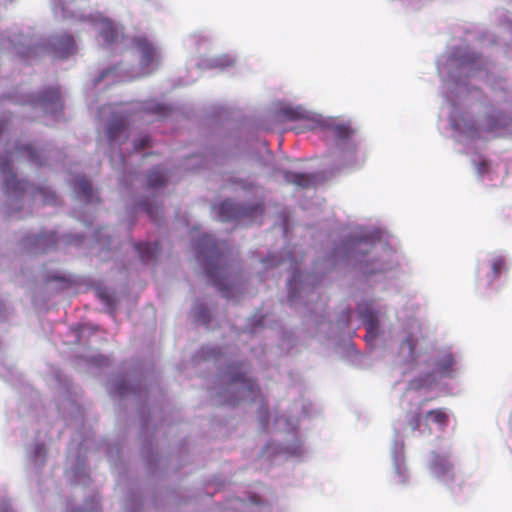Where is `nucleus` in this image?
Here are the masks:
<instances>
[{"label":"nucleus","instance_id":"obj_13","mask_svg":"<svg viewBox=\"0 0 512 512\" xmlns=\"http://www.w3.org/2000/svg\"><path fill=\"white\" fill-rule=\"evenodd\" d=\"M57 242L56 235L54 233L40 234L34 236L31 243L41 252L45 253L48 251V247H55Z\"/></svg>","mask_w":512,"mask_h":512},{"label":"nucleus","instance_id":"obj_22","mask_svg":"<svg viewBox=\"0 0 512 512\" xmlns=\"http://www.w3.org/2000/svg\"><path fill=\"white\" fill-rule=\"evenodd\" d=\"M18 150L26 155L29 161L32 163H36L38 165H42V162L39 161L38 152L31 145H26L23 147H19Z\"/></svg>","mask_w":512,"mask_h":512},{"label":"nucleus","instance_id":"obj_14","mask_svg":"<svg viewBox=\"0 0 512 512\" xmlns=\"http://www.w3.org/2000/svg\"><path fill=\"white\" fill-rule=\"evenodd\" d=\"M166 173L156 168L147 175V187L148 189H158L163 187L167 183Z\"/></svg>","mask_w":512,"mask_h":512},{"label":"nucleus","instance_id":"obj_11","mask_svg":"<svg viewBox=\"0 0 512 512\" xmlns=\"http://www.w3.org/2000/svg\"><path fill=\"white\" fill-rule=\"evenodd\" d=\"M38 101L41 105L45 107V109L48 108L47 106L49 104L53 105L55 108H62V105L60 103V91L58 88L55 87H51L44 90L40 94Z\"/></svg>","mask_w":512,"mask_h":512},{"label":"nucleus","instance_id":"obj_21","mask_svg":"<svg viewBox=\"0 0 512 512\" xmlns=\"http://www.w3.org/2000/svg\"><path fill=\"white\" fill-rule=\"evenodd\" d=\"M422 415L420 409L407 415L406 424L411 431H417L421 426Z\"/></svg>","mask_w":512,"mask_h":512},{"label":"nucleus","instance_id":"obj_26","mask_svg":"<svg viewBox=\"0 0 512 512\" xmlns=\"http://www.w3.org/2000/svg\"><path fill=\"white\" fill-rule=\"evenodd\" d=\"M149 111L152 113L159 115V116H165L167 113V108L162 104H155L153 106L147 107Z\"/></svg>","mask_w":512,"mask_h":512},{"label":"nucleus","instance_id":"obj_5","mask_svg":"<svg viewBox=\"0 0 512 512\" xmlns=\"http://www.w3.org/2000/svg\"><path fill=\"white\" fill-rule=\"evenodd\" d=\"M133 44L140 51V65L147 73L151 72L157 65L158 54L153 43L146 37L138 36L133 39Z\"/></svg>","mask_w":512,"mask_h":512},{"label":"nucleus","instance_id":"obj_17","mask_svg":"<svg viewBox=\"0 0 512 512\" xmlns=\"http://www.w3.org/2000/svg\"><path fill=\"white\" fill-rule=\"evenodd\" d=\"M454 364V357L452 354L447 353L437 362V370L443 376H450L452 374Z\"/></svg>","mask_w":512,"mask_h":512},{"label":"nucleus","instance_id":"obj_1","mask_svg":"<svg viewBox=\"0 0 512 512\" xmlns=\"http://www.w3.org/2000/svg\"><path fill=\"white\" fill-rule=\"evenodd\" d=\"M227 374V384L219 393L221 404L235 406L244 399L255 400L260 388L256 381L247 377L244 363L230 364Z\"/></svg>","mask_w":512,"mask_h":512},{"label":"nucleus","instance_id":"obj_7","mask_svg":"<svg viewBox=\"0 0 512 512\" xmlns=\"http://www.w3.org/2000/svg\"><path fill=\"white\" fill-rule=\"evenodd\" d=\"M1 170L4 174V188L7 195L18 197L27 190L28 182L19 180L10 169L9 163H3Z\"/></svg>","mask_w":512,"mask_h":512},{"label":"nucleus","instance_id":"obj_12","mask_svg":"<svg viewBox=\"0 0 512 512\" xmlns=\"http://www.w3.org/2000/svg\"><path fill=\"white\" fill-rule=\"evenodd\" d=\"M279 118L289 121H295L306 118L307 112L301 107L285 105L277 112Z\"/></svg>","mask_w":512,"mask_h":512},{"label":"nucleus","instance_id":"obj_20","mask_svg":"<svg viewBox=\"0 0 512 512\" xmlns=\"http://www.w3.org/2000/svg\"><path fill=\"white\" fill-rule=\"evenodd\" d=\"M435 382V378L432 374H427L423 378H416L409 382V388L419 390L426 386H431Z\"/></svg>","mask_w":512,"mask_h":512},{"label":"nucleus","instance_id":"obj_8","mask_svg":"<svg viewBox=\"0 0 512 512\" xmlns=\"http://www.w3.org/2000/svg\"><path fill=\"white\" fill-rule=\"evenodd\" d=\"M98 26L99 35L107 45L116 43L122 37V32L119 28L108 19L101 20Z\"/></svg>","mask_w":512,"mask_h":512},{"label":"nucleus","instance_id":"obj_33","mask_svg":"<svg viewBox=\"0 0 512 512\" xmlns=\"http://www.w3.org/2000/svg\"><path fill=\"white\" fill-rule=\"evenodd\" d=\"M37 192L41 193V194H45L47 193V191L45 189H37Z\"/></svg>","mask_w":512,"mask_h":512},{"label":"nucleus","instance_id":"obj_4","mask_svg":"<svg viewBox=\"0 0 512 512\" xmlns=\"http://www.w3.org/2000/svg\"><path fill=\"white\" fill-rule=\"evenodd\" d=\"M129 115L123 112L113 113L106 128L107 139L111 146L121 145L128 138Z\"/></svg>","mask_w":512,"mask_h":512},{"label":"nucleus","instance_id":"obj_32","mask_svg":"<svg viewBox=\"0 0 512 512\" xmlns=\"http://www.w3.org/2000/svg\"><path fill=\"white\" fill-rule=\"evenodd\" d=\"M362 269H363V271H364L365 273H374V272H375V269H371V270H370V269L365 268V267H362Z\"/></svg>","mask_w":512,"mask_h":512},{"label":"nucleus","instance_id":"obj_23","mask_svg":"<svg viewBox=\"0 0 512 512\" xmlns=\"http://www.w3.org/2000/svg\"><path fill=\"white\" fill-rule=\"evenodd\" d=\"M141 206L153 221H157L159 219L162 210L158 206L148 202L142 203Z\"/></svg>","mask_w":512,"mask_h":512},{"label":"nucleus","instance_id":"obj_27","mask_svg":"<svg viewBox=\"0 0 512 512\" xmlns=\"http://www.w3.org/2000/svg\"><path fill=\"white\" fill-rule=\"evenodd\" d=\"M403 345H406L409 349V352L412 354L416 347V340L410 335L405 339Z\"/></svg>","mask_w":512,"mask_h":512},{"label":"nucleus","instance_id":"obj_25","mask_svg":"<svg viewBox=\"0 0 512 512\" xmlns=\"http://www.w3.org/2000/svg\"><path fill=\"white\" fill-rule=\"evenodd\" d=\"M150 137L148 135L141 136L138 140L134 142V151L140 152L145 149L150 144Z\"/></svg>","mask_w":512,"mask_h":512},{"label":"nucleus","instance_id":"obj_10","mask_svg":"<svg viewBox=\"0 0 512 512\" xmlns=\"http://www.w3.org/2000/svg\"><path fill=\"white\" fill-rule=\"evenodd\" d=\"M425 421L426 423H433L438 426V429L443 431L449 422V416L447 413V410L445 408H436L429 410L425 414Z\"/></svg>","mask_w":512,"mask_h":512},{"label":"nucleus","instance_id":"obj_16","mask_svg":"<svg viewBox=\"0 0 512 512\" xmlns=\"http://www.w3.org/2000/svg\"><path fill=\"white\" fill-rule=\"evenodd\" d=\"M135 248L138 251L141 260L143 262H147L155 257V254L158 251V244H154L152 246L148 242L137 243Z\"/></svg>","mask_w":512,"mask_h":512},{"label":"nucleus","instance_id":"obj_15","mask_svg":"<svg viewBox=\"0 0 512 512\" xmlns=\"http://www.w3.org/2000/svg\"><path fill=\"white\" fill-rule=\"evenodd\" d=\"M373 245H374L373 237H365V238L354 240L352 242V247L356 248L357 252L353 256L355 257V259L357 261H361L359 258V255L369 253Z\"/></svg>","mask_w":512,"mask_h":512},{"label":"nucleus","instance_id":"obj_30","mask_svg":"<svg viewBox=\"0 0 512 512\" xmlns=\"http://www.w3.org/2000/svg\"><path fill=\"white\" fill-rule=\"evenodd\" d=\"M250 501L253 503V504H256V505H260L262 504V500L259 496L257 495H253L250 497Z\"/></svg>","mask_w":512,"mask_h":512},{"label":"nucleus","instance_id":"obj_28","mask_svg":"<svg viewBox=\"0 0 512 512\" xmlns=\"http://www.w3.org/2000/svg\"><path fill=\"white\" fill-rule=\"evenodd\" d=\"M198 317L200 319L203 320V322H207L208 321V317H209V311L208 309H206L205 307H203L202 309H199V312H198Z\"/></svg>","mask_w":512,"mask_h":512},{"label":"nucleus","instance_id":"obj_31","mask_svg":"<svg viewBox=\"0 0 512 512\" xmlns=\"http://www.w3.org/2000/svg\"><path fill=\"white\" fill-rule=\"evenodd\" d=\"M55 200V195L53 193H47L45 201L47 203H50L51 201Z\"/></svg>","mask_w":512,"mask_h":512},{"label":"nucleus","instance_id":"obj_29","mask_svg":"<svg viewBox=\"0 0 512 512\" xmlns=\"http://www.w3.org/2000/svg\"><path fill=\"white\" fill-rule=\"evenodd\" d=\"M498 125H505L502 115L499 116V119L496 122L489 123V130H495Z\"/></svg>","mask_w":512,"mask_h":512},{"label":"nucleus","instance_id":"obj_2","mask_svg":"<svg viewBox=\"0 0 512 512\" xmlns=\"http://www.w3.org/2000/svg\"><path fill=\"white\" fill-rule=\"evenodd\" d=\"M197 258L204 261L206 275L211 283L222 292L223 296L229 297V287L225 283V267L221 265L222 254L218 243L210 235L203 237L196 244Z\"/></svg>","mask_w":512,"mask_h":512},{"label":"nucleus","instance_id":"obj_9","mask_svg":"<svg viewBox=\"0 0 512 512\" xmlns=\"http://www.w3.org/2000/svg\"><path fill=\"white\" fill-rule=\"evenodd\" d=\"M284 179L287 183L293 184L300 188H309L316 182V177L314 174L297 173L292 171H285Z\"/></svg>","mask_w":512,"mask_h":512},{"label":"nucleus","instance_id":"obj_19","mask_svg":"<svg viewBox=\"0 0 512 512\" xmlns=\"http://www.w3.org/2000/svg\"><path fill=\"white\" fill-rule=\"evenodd\" d=\"M75 190L87 201H90L93 194L91 183L85 178H79L75 183Z\"/></svg>","mask_w":512,"mask_h":512},{"label":"nucleus","instance_id":"obj_18","mask_svg":"<svg viewBox=\"0 0 512 512\" xmlns=\"http://www.w3.org/2000/svg\"><path fill=\"white\" fill-rule=\"evenodd\" d=\"M332 135L339 141L349 139L354 130L347 124H337L330 128Z\"/></svg>","mask_w":512,"mask_h":512},{"label":"nucleus","instance_id":"obj_6","mask_svg":"<svg viewBox=\"0 0 512 512\" xmlns=\"http://www.w3.org/2000/svg\"><path fill=\"white\" fill-rule=\"evenodd\" d=\"M49 47L53 55L57 58L64 59L72 55L76 51V43L74 38L69 34L53 36L49 39Z\"/></svg>","mask_w":512,"mask_h":512},{"label":"nucleus","instance_id":"obj_24","mask_svg":"<svg viewBox=\"0 0 512 512\" xmlns=\"http://www.w3.org/2000/svg\"><path fill=\"white\" fill-rule=\"evenodd\" d=\"M504 259L502 257H496L492 260L491 268L493 272V277L497 278L504 268Z\"/></svg>","mask_w":512,"mask_h":512},{"label":"nucleus","instance_id":"obj_3","mask_svg":"<svg viewBox=\"0 0 512 512\" xmlns=\"http://www.w3.org/2000/svg\"><path fill=\"white\" fill-rule=\"evenodd\" d=\"M263 213V202L242 206L230 199H227L222 201L218 207V214L223 221L241 218H250L251 220H254L258 217H261Z\"/></svg>","mask_w":512,"mask_h":512}]
</instances>
